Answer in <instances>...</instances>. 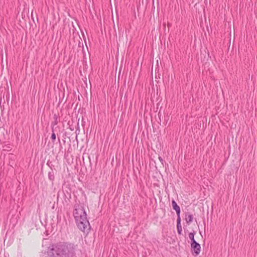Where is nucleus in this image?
<instances>
[{"instance_id": "1", "label": "nucleus", "mask_w": 257, "mask_h": 257, "mask_svg": "<svg viewBox=\"0 0 257 257\" xmlns=\"http://www.w3.org/2000/svg\"><path fill=\"white\" fill-rule=\"evenodd\" d=\"M76 246L69 242H59L50 244L49 248L54 257H72L75 254Z\"/></svg>"}, {"instance_id": "2", "label": "nucleus", "mask_w": 257, "mask_h": 257, "mask_svg": "<svg viewBox=\"0 0 257 257\" xmlns=\"http://www.w3.org/2000/svg\"><path fill=\"white\" fill-rule=\"evenodd\" d=\"M73 215L78 228L83 232L90 228V224L87 217V214L83 206H78L73 211Z\"/></svg>"}, {"instance_id": "3", "label": "nucleus", "mask_w": 257, "mask_h": 257, "mask_svg": "<svg viewBox=\"0 0 257 257\" xmlns=\"http://www.w3.org/2000/svg\"><path fill=\"white\" fill-rule=\"evenodd\" d=\"M191 248L192 253L195 256L198 255L201 250L200 244L198 243L196 241L191 242Z\"/></svg>"}, {"instance_id": "4", "label": "nucleus", "mask_w": 257, "mask_h": 257, "mask_svg": "<svg viewBox=\"0 0 257 257\" xmlns=\"http://www.w3.org/2000/svg\"><path fill=\"white\" fill-rule=\"evenodd\" d=\"M172 205L173 209L176 211V214L177 215V218H181L180 217V213H181L180 208L174 200H172Z\"/></svg>"}, {"instance_id": "5", "label": "nucleus", "mask_w": 257, "mask_h": 257, "mask_svg": "<svg viewBox=\"0 0 257 257\" xmlns=\"http://www.w3.org/2000/svg\"><path fill=\"white\" fill-rule=\"evenodd\" d=\"M185 219L186 223L189 224L193 221V216L189 212H186L185 213Z\"/></svg>"}, {"instance_id": "6", "label": "nucleus", "mask_w": 257, "mask_h": 257, "mask_svg": "<svg viewBox=\"0 0 257 257\" xmlns=\"http://www.w3.org/2000/svg\"><path fill=\"white\" fill-rule=\"evenodd\" d=\"M177 229L179 235L182 234V229L181 224V218L177 219Z\"/></svg>"}, {"instance_id": "7", "label": "nucleus", "mask_w": 257, "mask_h": 257, "mask_svg": "<svg viewBox=\"0 0 257 257\" xmlns=\"http://www.w3.org/2000/svg\"><path fill=\"white\" fill-rule=\"evenodd\" d=\"M4 159L7 160H15L16 159V156L13 154L8 153L7 154H5Z\"/></svg>"}, {"instance_id": "8", "label": "nucleus", "mask_w": 257, "mask_h": 257, "mask_svg": "<svg viewBox=\"0 0 257 257\" xmlns=\"http://www.w3.org/2000/svg\"><path fill=\"white\" fill-rule=\"evenodd\" d=\"M51 251V250H49V247L47 249V251L46 252L42 253L41 254H40V257H54V254L50 252Z\"/></svg>"}, {"instance_id": "9", "label": "nucleus", "mask_w": 257, "mask_h": 257, "mask_svg": "<svg viewBox=\"0 0 257 257\" xmlns=\"http://www.w3.org/2000/svg\"><path fill=\"white\" fill-rule=\"evenodd\" d=\"M196 232L194 230H193L192 232L189 233V237L191 240V242H192L193 241H195V239H194V235L195 234Z\"/></svg>"}, {"instance_id": "10", "label": "nucleus", "mask_w": 257, "mask_h": 257, "mask_svg": "<svg viewBox=\"0 0 257 257\" xmlns=\"http://www.w3.org/2000/svg\"><path fill=\"white\" fill-rule=\"evenodd\" d=\"M52 134L51 136V139L52 140V142L54 143L56 140V136L54 132L53 127H52Z\"/></svg>"}, {"instance_id": "11", "label": "nucleus", "mask_w": 257, "mask_h": 257, "mask_svg": "<svg viewBox=\"0 0 257 257\" xmlns=\"http://www.w3.org/2000/svg\"><path fill=\"white\" fill-rule=\"evenodd\" d=\"M54 121L52 123V124H51L52 127H54V126L55 125H57V123H58V120H57L58 117H57V116L56 114H55L54 115Z\"/></svg>"}, {"instance_id": "12", "label": "nucleus", "mask_w": 257, "mask_h": 257, "mask_svg": "<svg viewBox=\"0 0 257 257\" xmlns=\"http://www.w3.org/2000/svg\"><path fill=\"white\" fill-rule=\"evenodd\" d=\"M86 157H88V159L89 161H91V158H90V155L88 154V153H84L83 154V157H82V158H83V161H84L85 159L86 158Z\"/></svg>"}, {"instance_id": "13", "label": "nucleus", "mask_w": 257, "mask_h": 257, "mask_svg": "<svg viewBox=\"0 0 257 257\" xmlns=\"http://www.w3.org/2000/svg\"><path fill=\"white\" fill-rule=\"evenodd\" d=\"M77 130L76 131V136H77V134H79V132H80L79 125L78 123H77Z\"/></svg>"}, {"instance_id": "14", "label": "nucleus", "mask_w": 257, "mask_h": 257, "mask_svg": "<svg viewBox=\"0 0 257 257\" xmlns=\"http://www.w3.org/2000/svg\"><path fill=\"white\" fill-rule=\"evenodd\" d=\"M49 177L52 180L54 179V176L53 175H51L50 173H49Z\"/></svg>"}, {"instance_id": "15", "label": "nucleus", "mask_w": 257, "mask_h": 257, "mask_svg": "<svg viewBox=\"0 0 257 257\" xmlns=\"http://www.w3.org/2000/svg\"><path fill=\"white\" fill-rule=\"evenodd\" d=\"M52 162L48 161L47 164L49 167H51V166L52 165Z\"/></svg>"}, {"instance_id": "16", "label": "nucleus", "mask_w": 257, "mask_h": 257, "mask_svg": "<svg viewBox=\"0 0 257 257\" xmlns=\"http://www.w3.org/2000/svg\"><path fill=\"white\" fill-rule=\"evenodd\" d=\"M10 146H6V148L5 149H4V151H9V150L10 149Z\"/></svg>"}, {"instance_id": "17", "label": "nucleus", "mask_w": 257, "mask_h": 257, "mask_svg": "<svg viewBox=\"0 0 257 257\" xmlns=\"http://www.w3.org/2000/svg\"><path fill=\"white\" fill-rule=\"evenodd\" d=\"M70 130H71V131H73V129H72V127H70Z\"/></svg>"}, {"instance_id": "18", "label": "nucleus", "mask_w": 257, "mask_h": 257, "mask_svg": "<svg viewBox=\"0 0 257 257\" xmlns=\"http://www.w3.org/2000/svg\"><path fill=\"white\" fill-rule=\"evenodd\" d=\"M159 159H160V161H162V159L160 157H159Z\"/></svg>"}]
</instances>
